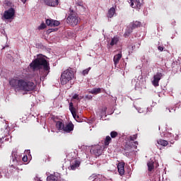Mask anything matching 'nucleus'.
I'll use <instances>...</instances> for the list:
<instances>
[{
  "label": "nucleus",
  "mask_w": 181,
  "mask_h": 181,
  "mask_svg": "<svg viewBox=\"0 0 181 181\" xmlns=\"http://www.w3.org/2000/svg\"><path fill=\"white\" fill-rule=\"evenodd\" d=\"M4 132L6 134H9V126L8 125L7 123H5L4 124Z\"/></svg>",
  "instance_id": "33"
},
{
  "label": "nucleus",
  "mask_w": 181,
  "mask_h": 181,
  "mask_svg": "<svg viewBox=\"0 0 181 181\" xmlns=\"http://www.w3.org/2000/svg\"><path fill=\"white\" fill-rule=\"evenodd\" d=\"M90 152L92 155H95V156H100L103 153V147L100 146H93Z\"/></svg>",
  "instance_id": "8"
},
{
  "label": "nucleus",
  "mask_w": 181,
  "mask_h": 181,
  "mask_svg": "<svg viewBox=\"0 0 181 181\" xmlns=\"http://www.w3.org/2000/svg\"><path fill=\"white\" fill-rule=\"evenodd\" d=\"M163 77V74H162V72H157L153 76V80L152 81L153 86H154V87H159V81H160Z\"/></svg>",
  "instance_id": "6"
},
{
  "label": "nucleus",
  "mask_w": 181,
  "mask_h": 181,
  "mask_svg": "<svg viewBox=\"0 0 181 181\" xmlns=\"http://www.w3.org/2000/svg\"><path fill=\"white\" fill-rule=\"evenodd\" d=\"M129 1L132 8L137 10L141 9V6H142V3H141L139 0H129Z\"/></svg>",
  "instance_id": "9"
},
{
  "label": "nucleus",
  "mask_w": 181,
  "mask_h": 181,
  "mask_svg": "<svg viewBox=\"0 0 181 181\" xmlns=\"http://www.w3.org/2000/svg\"><path fill=\"white\" fill-rule=\"evenodd\" d=\"M124 166H125V164L122 163H119L117 165V170L120 176H123V175L125 174Z\"/></svg>",
  "instance_id": "17"
},
{
  "label": "nucleus",
  "mask_w": 181,
  "mask_h": 181,
  "mask_svg": "<svg viewBox=\"0 0 181 181\" xmlns=\"http://www.w3.org/2000/svg\"><path fill=\"white\" fill-rule=\"evenodd\" d=\"M35 181H42V180H40V178H39V177H36L35 178Z\"/></svg>",
  "instance_id": "46"
},
{
  "label": "nucleus",
  "mask_w": 181,
  "mask_h": 181,
  "mask_svg": "<svg viewBox=\"0 0 181 181\" xmlns=\"http://www.w3.org/2000/svg\"><path fill=\"white\" fill-rule=\"evenodd\" d=\"M90 70H91V68H90V67H89V68H88V69L83 70V71H82V74H83V76H86V75L88 74V71H90Z\"/></svg>",
  "instance_id": "37"
},
{
  "label": "nucleus",
  "mask_w": 181,
  "mask_h": 181,
  "mask_svg": "<svg viewBox=\"0 0 181 181\" xmlns=\"http://www.w3.org/2000/svg\"><path fill=\"white\" fill-rule=\"evenodd\" d=\"M122 57V54L121 53H119V54L115 55V57L113 58V62H114L115 66H117L118 64V63H119V60H121Z\"/></svg>",
  "instance_id": "20"
},
{
  "label": "nucleus",
  "mask_w": 181,
  "mask_h": 181,
  "mask_svg": "<svg viewBox=\"0 0 181 181\" xmlns=\"http://www.w3.org/2000/svg\"><path fill=\"white\" fill-rule=\"evenodd\" d=\"M47 181H60V175L54 173L47 177Z\"/></svg>",
  "instance_id": "13"
},
{
  "label": "nucleus",
  "mask_w": 181,
  "mask_h": 181,
  "mask_svg": "<svg viewBox=\"0 0 181 181\" xmlns=\"http://www.w3.org/2000/svg\"><path fill=\"white\" fill-rule=\"evenodd\" d=\"M47 6H57L59 5V0H44Z\"/></svg>",
  "instance_id": "18"
},
{
  "label": "nucleus",
  "mask_w": 181,
  "mask_h": 181,
  "mask_svg": "<svg viewBox=\"0 0 181 181\" xmlns=\"http://www.w3.org/2000/svg\"><path fill=\"white\" fill-rule=\"evenodd\" d=\"M135 81H136V80H135V79H132V84H134V83H135Z\"/></svg>",
  "instance_id": "49"
},
{
  "label": "nucleus",
  "mask_w": 181,
  "mask_h": 181,
  "mask_svg": "<svg viewBox=\"0 0 181 181\" xmlns=\"http://www.w3.org/2000/svg\"><path fill=\"white\" fill-rule=\"evenodd\" d=\"M89 94H100L101 93V88H94L93 89L88 91Z\"/></svg>",
  "instance_id": "25"
},
{
  "label": "nucleus",
  "mask_w": 181,
  "mask_h": 181,
  "mask_svg": "<svg viewBox=\"0 0 181 181\" xmlns=\"http://www.w3.org/2000/svg\"><path fill=\"white\" fill-rule=\"evenodd\" d=\"M78 9L79 11H86V8L84 7V5L81 6L80 7H78Z\"/></svg>",
  "instance_id": "43"
},
{
  "label": "nucleus",
  "mask_w": 181,
  "mask_h": 181,
  "mask_svg": "<svg viewBox=\"0 0 181 181\" xmlns=\"http://www.w3.org/2000/svg\"><path fill=\"white\" fill-rule=\"evenodd\" d=\"M15 16V8H10L7 11H5L3 15L4 19H12Z\"/></svg>",
  "instance_id": "7"
},
{
  "label": "nucleus",
  "mask_w": 181,
  "mask_h": 181,
  "mask_svg": "<svg viewBox=\"0 0 181 181\" xmlns=\"http://www.w3.org/2000/svg\"><path fill=\"white\" fill-rule=\"evenodd\" d=\"M151 181H160V174H156L151 178Z\"/></svg>",
  "instance_id": "29"
},
{
  "label": "nucleus",
  "mask_w": 181,
  "mask_h": 181,
  "mask_svg": "<svg viewBox=\"0 0 181 181\" xmlns=\"http://www.w3.org/2000/svg\"><path fill=\"white\" fill-rule=\"evenodd\" d=\"M4 176V177H9L11 176V173L8 171V168H4L1 171H0V176Z\"/></svg>",
  "instance_id": "21"
},
{
  "label": "nucleus",
  "mask_w": 181,
  "mask_h": 181,
  "mask_svg": "<svg viewBox=\"0 0 181 181\" xmlns=\"http://www.w3.org/2000/svg\"><path fill=\"white\" fill-rule=\"evenodd\" d=\"M148 110H149V109H148V108H147V110H146V112H148Z\"/></svg>",
  "instance_id": "54"
},
{
  "label": "nucleus",
  "mask_w": 181,
  "mask_h": 181,
  "mask_svg": "<svg viewBox=\"0 0 181 181\" xmlns=\"http://www.w3.org/2000/svg\"><path fill=\"white\" fill-rule=\"evenodd\" d=\"M46 25H47V26H49L50 28H53V27L59 26V25H60V22L57 20L47 19Z\"/></svg>",
  "instance_id": "11"
},
{
  "label": "nucleus",
  "mask_w": 181,
  "mask_h": 181,
  "mask_svg": "<svg viewBox=\"0 0 181 181\" xmlns=\"http://www.w3.org/2000/svg\"><path fill=\"white\" fill-rule=\"evenodd\" d=\"M138 112H139V114H143L144 112H145V110H144V109L141 108V107H137L136 108Z\"/></svg>",
  "instance_id": "40"
},
{
  "label": "nucleus",
  "mask_w": 181,
  "mask_h": 181,
  "mask_svg": "<svg viewBox=\"0 0 181 181\" xmlns=\"http://www.w3.org/2000/svg\"><path fill=\"white\" fill-rule=\"evenodd\" d=\"M110 136L111 138H117L118 136V132L113 131L110 132Z\"/></svg>",
  "instance_id": "31"
},
{
  "label": "nucleus",
  "mask_w": 181,
  "mask_h": 181,
  "mask_svg": "<svg viewBox=\"0 0 181 181\" xmlns=\"http://www.w3.org/2000/svg\"><path fill=\"white\" fill-rule=\"evenodd\" d=\"M110 141H111V137L110 136H107L105 139V145H110Z\"/></svg>",
  "instance_id": "30"
},
{
  "label": "nucleus",
  "mask_w": 181,
  "mask_h": 181,
  "mask_svg": "<svg viewBox=\"0 0 181 181\" xmlns=\"http://www.w3.org/2000/svg\"><path fill=\"white\" fill-rule=\"evenodd\" d=\"M134 49H135V46L132 47V50H134Z\"/></svg>",
  "instance_id": "50"
},
{
  "label": "nucleus",
  "mask_w": 181,
  "mask_h": 181,
  "mask_svg": "<svg viewBox=\"0 0 181 181\" xmlns=\"http://www.w3.org/2000/svg\"><path fill=\"white\" fill-rule=\"evenodd\" d=\"M83 5H84V4L83 3V1L77 2V3H76L75 8H76V9H78V8H80V7L82 6Z\"/></svg>",
  "instance_id": "34"
},
{
  "label": "nucleus",
  "mask_w": 181,
  "mask_h": 181,
  "mask_svg": "<svg viewBox=\"0 0 181 181\" xmlns=\"http://www.w3.org/2000/svg\"><path fill=\"white\" fill-rule=\"evenodd\" d=\"M138 137L137 134H134L133 136H130V141H135V139H136V138Z\"/></svg>",
  "instance_id": "39"
},
{
  "label": "nucleus",
  "mask_w": 181,
  "mask_h": 181,
  "mask_svg": "<svg viewBox=\"0 0 181 181\" xmlns=\"http://www.w3.org/2000/svg\"><path fill=\"white\" fill-rule=\"evenodd\" d=\"M10 173L11 175H13V176H18V175H19L18 168H16V167H15L13 165H11V166Z\"/></svg>",
  "instance_id": "22"
},
{
  "label": "nucleus",
  "mask_w": 181,
  "mask_h": 181,
  "mask_svg": "<svg viewBox=\"0 0 181 181\" xmlns=\"http://www.w3.org/2000/svg\"><path fill=\"white\" fill-rule=\"evenodd\" d=\"M115 15V8L111 7L107 13V18H112Z\"/></svg>",
  "instance_id": "24"
},
{
  "label": "nucleus",
  "mask_w": 181,
  "mask_h": 181,
  "mask_svg": "<svg viewBox=\"0 0 181 181\" xmlns=\"http://www.w3.org/2000/svg\"><path fill=\"white\" fill-rule=\"evenodd\" d=\"M9 84L13 87L15 91H25V93L33 91L36 87L33 82L18 78H11L9 81Z\"/></svg>",
  "instance_id": "2"
},
{
  "label": "nucleus",
  "mask_w": 181,
  "mask_h": 181,
  "mask_svg": "<svg viewBox=\"0 0 181 181\" xmlns=\"http://www.w3.org/2000/svg\"><path fill=\"white\" fill-rule=\"evenodd\" d=\"M129 53H132V51H129Z\"/></svg>",
  "instance_id": "51"
},
{
  "label": "nucleus",
  "mask_w": 181,
  "mask_h": 181,
  "mask_svg": "<svg viewBox=\"0 0 181 181\" xmlns=\"http://www.w3.org/2000/svg\"><path fill=\"white\" fill-rule=\"evenodd\" d=\"M118 42H119V38L117 36L114 37L112 38L110 42L107 44V49H112V47L115 46Z\"/></svg>",
  "instance_id": "14"
},
{
  "label": "nucleus",
  "mask_w": 181,
  "mask_h": 181,
  "mask_svg": "<svg viewBox=\"0 0 181 181\" xmlns=\"http://www.w3.org/2000/svg\"><path fill=\"white\" fill-rule=\"evenodd\" d=\"M4 49H5V47H4L2 48V50H4Z\"/></svg>",
  "instance_id": "53"
},
{
  "label": "nucleus",
  "mask_w": 181,
  "mask_h": 181,
  "mask_svg": "<svg viewBox=\"0 0 181 181\" xmlns=\"http://www.w3.org/2000/svg\"><path fill=\"white\" fill-rule=\"evenodd\" d=\"M94 181H95V178L94 179Z\"/></svg>",
  "instance_id": "56"
},
{
  "label": "nucleus",
  "mask_w": 181,
  "mask_h": 181,
  "mask_svg": "<svg viewBox=\"0 0 181 181\" xmlns=\"http://www.w3.org/2000/svg\"><path fill=\"white\" fill-rule=\"evenodd\" d=\"M23 160L24 162H28V156H23Z\"/></svg>",
  "instance_id": "45"
},
{
  "label": "nucleus",
  "mask_w": 181,
  "mask_h": 181,
  "mask_svg": "<svg viewBox=\"0 0 181 181\" xmlns=\"http://www.w3.org/2000/svg\"><path fill=\"white\" fill-rule=\"evenodd\" d=\"M161 136H164V138H167V139L170 140V144H173L175 141L179 139V136L176 135L175 136L172 134V133L165 132L161 134Z\"/></svg>",
  "instance_id": "5"
},
{
  "label": "nucleus",
  "mask_w": 181,
  "mask_h": 181,
  "mask_svg": "<svg viewBox=\"0 0 181 181\" xmlns=\"http://www.w3.org/2000/svg\"><path fill=\"white\" fill-rule=\"evenodd\" d=\"M66 23L71 26H77L78 22H80V18H78V14L74 11V10L69 8V13L66 20Z\"/></svg>",
  "instance_id": "3"
},
{
  "label": "nucleus",
  "mask_w": 181,
  "mask_h": 181,
  "mask_svg": "<svg viewBox=\"0 0 181 181\" xmlns=\"http://www.w3.org/2000/svg\"><path fill=\"white\" fill-rule=\"evenodd\" d=\"M132 30H134V28L131 25L129 27H127V28L126 29V32L124 33L125 37H127V36H129Z\"/></svg>",
  "instance_id": "27"
},
{
  "label": "nucleus",
  "mask_w": 181,
  "mask_h": 181,
  "mask_svg": "<svg viewBox=\"0 0 181 181\" xmlns=\"http://www.w3.org/2000/svg\"><path fill=\"white\" fill-rule=\"evenodd\" d=\"M11 160L14 165H19L21 157L18 156V153L16 152L13 151L11 153Z\"/></svg>",
  "instance_id": "12"
},
{
  "label": "nucleus",
  "mask_w": 181,
  "mask_h": 181,
  "mask_svg": "<svg viewBox=\"0 0 181 181\" xmlns=\"http://www.w3.org/2000/svg\"><path fill=\"white\" fill-rule=\"evenodd\" d=\"M105 114H107V107H103L101 110L100 115H101V117H104V115H105Z\"/></svg>",
  "instance_id": "32"
},
{
  "label": "nucleus",
  "mask_w": 181,
  "mask_h": 181,
  "mask_svg": "<svg viewBox=\"0 0 181 181\" xmlns=\"http://www.w3.org/2000/svg\"><path fill=\"white\" fill-rule=\"evenodd\" d=\"M158 50H160V52H163V47L158 46Z\"/></svg>",
  "instance_id": "44"
},
{
  "label": "nucleus",
  "mask_w": 181,
  "mask_h": 181,
  "mask_svg": "<svg viewBox=\"0 0 181 181\" xmlns=\"http://www.w3.org/2000/svg\"><path fill=\"white\" fill-rule=\"evenodd\" d=\"M69 110L71 112L72 116L74 117V119L78 122V116L76 113V108L73 106V103H69Z\"/></svg>",
  "instance_id": "15"
},
{
  "label": "nucleus",
  "mask_w": 181,
  "mask_h": 181,
  "mask_svg": "<svg viewBox=\"0 0 181 181\" xmlns=\"http://www.w3.org/2000/svg\"><path fill=\"white\" fill-rule=\"evenodd\" d=\"M21 2H23V4H26V1H28V0H21Z\"/></svg>",
  "instance_id": "47"
},
{
  "label": "nucleus",
  "mask_w": 181,
  "mask_h": 181,
  "mask_svg": "<svg viewBox=\"0 0 181 181\" xmlns=\"http://www.w3.org/2000/svg\"><path fill=\"white\" fill-rule=\"evenodd\" d=\"M74 129V124L73 123H69L66 124V126H64V132H66V134H70L71 131Z\"/></svg>",
  "instance_id": "16"
},
{
  "label": "nucleus",
  "mask_w": 181,
  "mask_h": 181,
  "mask_svg": "<svg viewBox=\"0 0 181 181\" xmlns=\"http://www.w3.org/2000/svg\"><path fill=\"white\" fill-rule=\"evenodd\" d=\"M130 26L133 28L134 29H136V28L141 27V22L139 21H133L131 23Z\"/></svg>",
  "instance_id": "26"
},
{
  "label": "nucleus",
  "mask_w": 181,
  "mask_h": 181,
  "mask_svg": "<svg viewBox=\"0 0 181 181\" xmlns=\"http://www.w3.org/2000/svg\"><path fill=\"white\" fill-rule=\"evenodd\" d=\"M157 142H158V145H161V146H168V144H169L168 142V141L162 140V139L158 140Z\"/></svg>",
  "instance_id": "28"
},
{
  "label": "nucleus",
  "mask_w": 181,
  "mask_h": 181,
  "mask_svg": "<svg viewBox=\"0 0 181 181\" xmlns=\"http://www.w3.org/2000/svg\"><path fill=\"white\" fill-rule=\"evenodd\" d=\"M175 111H176V109L175 108H170V107H167L165 110V112L168 113V112H175Z\"/></svg>",
  "instance_id": "36"
},
{
  "label": "nucleus",
  "mask_w": 181,
  "mask_h": 181,
  "mask_svg": "<svg viewBox=\"0 0 181 181\" xmlns=\"http://www.w3.org/2000/svg\"><path fill=\"white\" fill-rule=\"evenodd\" d=\"M4 139H5V138H4V137L0 138V142H2V141H4Z\"/></svg>",
  "instance_id": "48"
},
{
  "label": "nucleus",
  "mask_w": 181,
  "mask_h": 181,
  "mask_svg": "<svg viewBox=\"0 0 181 181\" xmlns=\"http://www.w3.org/2000/svg\"><path fill=\"white\" fill-rule=\"evenodd\" d=\"M147 166L148 172H152V170L155 169V161H153L152 159H150V160L147 163Z\"/></svg>",
  "instance_id": "19"
},
{
  "label": "nucleus",
  "mask_w": 181,
  "mask_h": 181,
  "mask_svg": "<svg viewBox=\"0 0 181 181\" xmlns=\"http://www.w3.org/2000/svg\"><path fill=\"white\" fill-rule=\"evenodd\" d=\"M46 28V24H45V23H41L39 26H38V29L39 30H43V29Z\"/></svg>",
  "instance_id": "35"
},
{
  "label": "nucleus",
  "mask_w": 181,
  "mask_h": 181,
  "mask_svg": "<svg viewBox=\"0 0 181 181\" xmlns=\"http://www.w3.org/2000/svg\"><path fill=\"white\" fill-rule=\"evenodd\" d=\"M80 161L77 160H74L71 162L70 166L69 167V170H76L80 168Z\"/></svg>",
  "instance_id": "10"
},
{
  "label": "nucleus",
  "mask_w": 181,
  "mask_h": 181,
  "mask_svg": "<svg viewBox=\"0 0 181 181\" xmlns=\"http://www.w3.org/2000/svg\"><path fill=\"white\" fill-rule=\"evenodd\" d=\"M56 127L58 131H63L64 129V123L62 122L58 121L56 123Z\"/></svg>",
  "instance_id": "23"
},
{
  "label": "nucleus",
  "mask_w": 181,
  "mask_h": 181,
  "mask_svg": "<svg viewBox=\"0 0 181 181\" xmlns=\"http://www.w3.org/2000/svg\"><path fill=\"white\" fill-rule=\"evenodd\" d=\"M85 98L86 100H92L93 99V95H85Z\"/></svg>",
  "instance_id": "41"
},
{
  "label": "nucleus",
  "mask_w": 181,
  "mask_h": 181,
  "mask_svg": "<svg viewBox=\"0 0 181 181\" xmlns=\"http://www.w3.org/2000/svg\"><path fill=\"white\" fill-rule=\"evenodd\" d=\"M72 98L74 100H77V101H80V98H78V94H74L73 96H72Z\"/></svg>",
  "instance_id": "38"
},
{
  "label": "nucleus",
  "mask_w": 181,
  "mask_h": 181,
  "mask_svg": "<svg viewBox=\"0 0 181 181\" xmlns=\"http://www.w3.org/2000/svg\"><path fill=\"white\" fill-rule=\"evenodd\" d=\"M5 141H8V139H5Z\"/></svg>",
  "instance_id": "52"
},
{
  "label": "nucleus",
  "mask_w": 181,
  "mask_h": 181,
  "mask_svg": "<svg viewBox=\"0 0 181 181\" xmlns=\"http://www.w3.org/2000/svg\"><path fill=\"white\" fill-rule=\"evenodd\" d=\"M30 67L35 71L39 70V75L35 77L36 81H45L50 73V64L42 55H37V58L30 64Z\"/></svg>",
  "instance_id": "1"
},
{
  "label": "nucleus",
  "mask_w": 181,
  "mask_h": 181,
  "mask_svg": "<svg viewBox=\"0 0 181 181\" xmlns=\"http://www.w3.org/2000/svg\"><path fill=\"white\" fill-rule=\"evenodd\" d=\"M4 130V129H1V131Z\"/></svg>",
  "instance_id": "55"
},
{
  "label": "nucleus",
  "mask_w": 181,
  "mask_h": 181,
  "mask_svg": "<svg viewBox=\"0 0 181 181\" xmlns=\"http://www.w3.org/2000/svg\"><path fill=\"white\" fill-rule=\"evenodd\" d=\"M73 78H74V71H73L72 69L69 68L64 71L61 74L60 79L62 86H65V84H67V83L73 80Z\"/></svg>",
  "instance_id": "4"
},
{
  "label": "nucleus",
  "mask_w": 181,
  "mask_h": 181,
  "mask_svg": "<svg viewBox=\"0 0 181 181\" xmlns=\"http://www.w3.org/2000/svg\"><path fill=\"white\" fill-rule=\"evenodd\" d=\"M136 145H138V141H134L132 145H131L132 148H134L136 149Z\"/></svg>",
  "instance_id": "42"
}]
</instances>
